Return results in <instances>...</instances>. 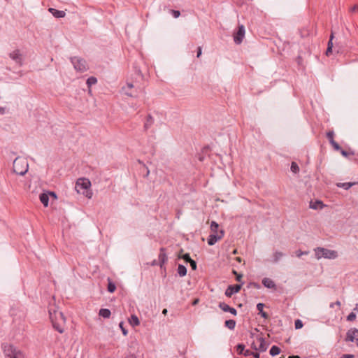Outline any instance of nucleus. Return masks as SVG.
Here are the masks:
<instances>
[{"mask_svg": "<svg viewBox=\"0 0 358 358\" xmlns=\"http://www.w3.org/2000/svg\"><path fill=\"white\" fill-rule=\"evenodd\" d=\"M225 326L230 330L234 329L236 327V321L234 320H228L225 321Z\"/></svg>", "mask_w": 358, "mask_h": 358, "instance_id": "obj_28", "label": "nucleus"}, {"mask_svg": "<svg viewBox=\"0 0 358 358\" xmlns=\"http://www.w3.org/2000/svg\"><path fill=\"white\" fill-rule=\"evenodd\" d=\"M90 180H76L75 189L78 194H83L88 199H91L92 193L91 191Z\"/></svg>", "mask_w": 358, "mask_h": 358, "instance_id": "obj_5", "label": "nucleus"}, {"mask_svg": "<svg viewBox=\"0 0 358 358\" xmlns=\"http://www.w3.org/2000/svg\"><path fill=\"white\" fill-rule=\"evenodd\" d=\"M262 284L267 288H275V284L273 280L268 278H265L262 280Z\"/></svg>", "mask_w": 358, "mask_h": 358, "instance_id": "obj_18", "label": "nucleus"}, {"mask_svg": "<svg viewBox=\"0 0 358 358\" xmlns=\"http://www.w3.org/2000/svg\"><path fill=\"white\" fill-rule=\"evenodd\" d=\"M254 358H260V355L258 352H252V355Z\"/></svg>", "mask_w": 358, "mask_h": 358, "instance_id": "obj_48", "label": "nucleus"}, {"mask_svg": "<svg viewBox=\"0 0 358 358\" xmlns=\"http://www.w3.org/2000/svg\"><path fill=\"white\" fill-rule=\"evenodd\" d=\"M264 305L262 303H259L257 305V308L259 310V313L261 315V316L264 318L267 317V314L263 310Z\"/></svg>", "mask_w": 358, "mask_h": 358, "instance_id": "obj_27", "label": "nucleus"}, {"mask_svg": "<svg viewBox=\"0 0 358 358\" xmlns=\"http://www.w3.org/2000/svg\"><path fill=\"white\" fill-rule=\"evenodd\" d=\"M129 322L133 327H137L140 324L139 319L136 315H131V317L129 319Z\"/></svg>", "mask_w": 358, "mask_h": 358, "instance_id": "obj_19", "label": "nucleus"}, {"mask_svg": "<svg viewBox=\"0 0 358 358\" xmlns=\"http://www.w3.org/2000/svg\"><path fill=\"white\" fill-rule=\"evenodd\" d=\"M340 150L343 156L347 157L348 155V153L346 151L341 149Z\"/></svg>", "mask_w": 358, "mask_h": 358, "instance_id": "obj_50", "label": "nucleus"}, {"mask_svg": "<svg viewBox=\"0 0 358 358\" xmlns=\"http://www.w3.org/2000/svg\"><path fill=\"white\" fill-rule=\"evenodd\" d=\"M354 355H350V354H346V355H343L342 356L343 358H354Z\"/></svg>", "mask_w": 358, "mask_h": 358, "instance_id": "obj_47", "label": "nucleus"}, {"mask_svg": "<svg viewBox=\"0 0 358 358\" xmlns=\"http://www.w3.org/2000/svg\"><path fill=\"white\" fill-rule=\"evenodd\" d=\"M154 123L153 117L149 115H148L146 120L144 124V127L145 129H148Z\"/></svg>", "mask_w": 358, "mask_h": 358, "instance_id": "obj_23", "label": "nucleus"}, {"mask_svg": "<svg viewBox=\"0 0 358 358\" xmlns=\"http://www.w3.org/2000/svg\"><path fill=\"white\" fill-rule=\"evenodd\" d=\"M201 55V47H199L198 48V50H197V55H196V57H199Z\"/></svg>", "mask_w": 358, "mask_h": 358, "instance_id": "obj_49", "label": "nucleus"}, {"mask_svg": "<svg viewBox=\"0 0 358 358\" xmlns=\"http://www.w3.org/2000/svg\"><path fill=\"white\" fill-rule=\"evenodd\" d=\"M290 169L294 173H296L299 171V167L296 162L292 163Z\"/></svg>", "mask_w": 358, "mask_h": 358, "instance_id": "obj_34", "label": "nucleus"}, {"mask_svg": "<svg viewBox=\"0 0 358 358\" xmlns=\"http://www.w3.org/2000/svg\"><path fill=\"white\" fill-rule=\"evenodd\" d=\"M255 341H256V339H255V341H253V342L252 343V344H251V347H252L254 350H258V348H258V346H257V345H256Z\"/></svg>", "mask_w": 358, "mask_h": 358, "instance_id": "obj_46", "label": "nucleus"}, {"mask_svg": "<svg viewBox=\"0 0 358 358\" xmlns=\"http://www.w3.org/2000/svg\"><path fill=\"white\" fill-rule=\"evenodd\" d=\"M157 264H158L157 261V260H155H155H153V261H152V262L151 263V265H152V266H156V265H157Z\"/></svg>", "mask_w": 358, "mask_h": 358, "instance_id": "obj_53", "label": "nucleus"}, {"mask_svg": "<svg viewBox=\"0 0 358 358\" xmlns=\"http://www.w3.org/2000/svg\"><path fill=\"white\" fill-rule=\"evenodd\" d=\"M334 131H330L327 132V136L330 143H331V141L334 140Z\"/></svg>", "mask_w": 358, "mask_h": 358, "instance_id": "obj_39", "label": "nucleus"}, {"mask_svg": "<svg viewBox=\"0 0 358 358\" xmlns=\"http://www.w3.org/2000/svg\"><path fill=\"white\" fill-rule=\"evenodd\" d=\"M10 57L15 61L17 64L22 65V55L20 54L18 50H15L13 52L10 53Z\"/></svg>", "mask_w": 358, "mask_h": 358, "instance_id": "obj_14", "label": "nucleus"}, {"mask_svg": "<svg viewBox=\"0 0 358 358\" xmlns=\"http://www.w3.org/2000/svg\"><path fill=\"white\" fill-rule=\"evenodd\" d=\"M5 108L0 107V114H4L5 113Z\"/></svg>", "mask_w": 358, "mask_h": 358, "instance_id": "obj_52", "label": "nucleus"}, {"mask_svg": "<svg viewBox=\"0 0 358 358\" xmlns=\"http://www.w3.org/2000/svg\"><path fill=\"white\" fill-rule=\"evenodd\" d=\"M252 351H250V350H245L244 352H243V355L245 356V357H248V356H250L252 355Z\"/></svg>", "mask_w": 358, "mask_h": 358, "instance_id": "obj_45", "label": "nucleus"}, {"mask_svg": "<svg viewBox=\"0 0 358 358\" xmlns=\"http://www.w3.org/2000/svg\"><path fill=\"white\" fill-rule=\"evenodd\" d=\"M233 273H234V275H236V276H237V275H238V273L236 271H234Z\"/></svg>", "mask_w": 358, "mask_h": 358, "instance_id": "obj_58", "label": "nucleus"}, {"mask_svg": "<svg viewBox=\"0 0 358 358\" xmlns=\"http://www.w3.org/2000/svg\"><path fill=\"white\" fill-rule=\"evenodd\" d=\"M134 87L132 83H127V86L124 87L122 88L123 91L124 92V94L127 96H132V94L131 92H129V90H131Z\"/></svg>", "mask_w": 358, "mask_h": 358, "instance_id": "obj_29", "label": "nucleus"}, {"mask_svg": "<svg viewBox=\"0 0 358 358\" xmlns=\"http://www.w3.org/2000/svg\"><path fill=\"white\" fill-rule=\"evenodd\" d=\"M120 329H122V334L126 336L127 334V330H126L124 327H123V322H120Z\"/></svg>", "mask_w": 358, "mask_h": 358, "instance_id": "obj_43", "label": "nucleus"}, {"mask_svg": "<svg viewBox=\"0 0 358 358\" xmlns=\"http://www.w3.org/2000/svg\"><path fill=\"white\" fill-rule=\"evenodd\" d=\"M189 263H190V266H191L193 270H196V262L192 259L189 262Z\"/></svg>", "mask_w": 358, "mask_h": 358, "instance_id": "obj_44", "label": "nucleus"}, {"mask_svg": "<svg viewBox=\"0 0 358 358\" xmlns=\"http://www.w3.org/2000/svg\"><path fill=\"white\" fill-rule=\"evenodd\" d=\"M28 169L29 164L27 159L21 157L15 158L13 164V171L16 176H24L28 171Z\"/></svg>", "mask_w": 358, "mask_h": 358, "instance_id": "obj_2", "label": "nucleus"}, {"mask_svg": "<svg viewBox=\"0 0 358 358\" xmlns=\"http://www.w3.org/2000/svg\"><path fill=\"white\" fill-rule=\"evenodd\" d=\"M325 206L326 205H324L321 200H311L309 202V208L313 210H322Z\"/></svg>", "mask_w": 358, "mask_h": 358, "instance_id": "obj_13", "label": "nucleus"}, {"mask_svg": "<svg viewBox=\"0 0 358 358\" xmlns=\"http://www.w3.org/2000/svg\"><path fill=\"white\" fill-rule=\"evenodd\" d=\"M341 358H343V357H341Z\"/></svg>", "mask_w": 358, "mask_h": 358, "instance_id": "obj_61", "label": "nucleus"}, {"mask_svg": "<svg viewBox=\"0 0 358 358\" xmlns=\"http://www.w3.org/2000/svg\"><path fill=\"white\" fill-rule=\"evenodd\" d=\"M108 291L110 293H113L116 289V285L114 282H113L110 278L108 279Z\"/></svg>", "mask_w": 358, "mask_h": 358, "instance_id": "obj_30", "label": "nucleus"}, {"mask_svg": "<svg viewBox=\"0 0 358 358\" xmlns=\"http://www.w3.org/2000/svg\"><path fill=\"white\" fill-rule=\"evenodd\" d=\"M309 252L308 251L302 252L301 250H297L296 252V255L298 257H301L303 255H308Z\"/></svg>", "mask_w": 358, "mask_h": 358, "instance_id": "obj_40", "label": "nucleus"}, {"mask_svg": "<svg viewBox=\"0 0 358 358\" xmlns=\"http://www.w3.org/2000/svg\"><path fill=\"white\" fill-rule=\"evenodd\" d=\"M345 341L355 343L358 347V329L356 328L350 329L347 331Z\"/></svg>", "mask_w": 358, "mask_h": 358, "instance_id": "obj_8", "label": "nucleus"}, {"mask_svg": "<svg viewBox=\"0 0 358 358\" xmlns=\"http://www.w3.org/2000/svg\"><path fill=\"white\" fill-rule=\"evenodd\" d=\"M356 184H358V182H343V183H341V182H339V183H337V186L338 187H342L345 189H348L349 188H350L352 186L356 185Z\"/></svg>", "mask_w": 358, "mask_h": 358, "instance_id": "obj_22", "label": "nucleus"}, {"mask_svg": "<svg viewBox=\"0 0 358 358\" xmlns=\"http://www.w3.org/2000/svg\"><path fill=\"white\" fill-rule=\"evenodd\" d=\"M178 273L180 277H183L187 274V268L184 265L179 264L178 267Z\"/></svg>", "mask_w": 358, "mask_h": 358, "instance_id": "obj_26", "label": "nucleus"}, {"mask_svg": "<svg viewBox=\"0 0 358 358\" xmlns=\"http://www.w3.org/2000/svg\"><path fill=\"white\" fill-rule=\"evenodd\" d=\"M78 179L83 180V179H86V178H85L82 177V178H79Z\"/></svg>", "mask_w": 358, "mask_h": 358, "instance_id": "obj_59", "label": "nucleus"}, {"mask_svg": "<svg viewBox=\"0 0 358 358\" xmlns=\"http://www.w3.org/2000/svg\"><path fill=\"white\" fill-rule=\"evenodd\" d=\"M245 36V27L243 25L238 27V29L234 37L235 43L240 44L242 43L243 37Z\"/></svg>", "mask_w": 358, "mask_h": 358, "instance_id": "obj_10", "label": "nucleus"}, {"mask_svg": "<svg viewBox=\"0 0 358 358\" xmlns=\"http://www.w3.org/2000/svg\"><path fill=\"white\" fill-rule=\"evenodd\" d=\"M356 319V314L353 312H351L347 317L348 321H354Z\"/></svg>", "mask_w": 358, "mask_h": 358, "instance_id": "obj_36", "label": "nucleus"}, {"mask_svg": "<svg viewBox=\"0 0 358 358\" xmlns=\"http://www.w3.org/2000/svg\"><path fill=\"white\" fill-rule=\"evenodd\" d=\"M210 230L211 234L208 236L207 241L209 245H213L222 238L224 233L222 229L219 230V224L215 221L210 223Z\"/></svg>", "mask_w": 358, "mask_h": 358, "instance_id": "obj_3", "label": "nucleus"}, {"mask_svg": "<svg viewBox=\"0 0 358 358\" xmlns=\"http://www.w3.org/2000/svg\"><path fill=\"white\" fill-rule=\"evenodd\" d=\"M315 258L319 260L322 258L327 259H335L338 257V252L334 250L322 247H317L314 249Z\"/></svg>", "mask_w": 358, "mask_h": 358, "instance_id": "obj_4", "label": "nucleus"}, {"mask_svg": "<svg viewBox=\"0 0 358 358\" xmlns=\"http://www.w3.org/2000/svg\"><path fill=\"white\" fill-rule=\"evenodd\" d=\"M3 353L6 358H24V353L12 345H4Z\"/></svg>", "mask_w": 358, "mask_h": 358, "instance_id": "obj_6", "label": "nucleus"}, {"mask_svg": "<svg viewBox=\"0 0 358 358\" xmlns=\"http://www.w3.org/2000/svg\"><path fill=\"white\" fill-rule=\"evenodd\" d=\"M182 258L185 261V262H189L192 259L190 258V256L189 254H185L182 255Z\"/></svg>", "mask_w": 358, "mask_h": 358, "instance_id": "obj_41", "label": "nucleus"}, {"mask_svg": "<svg viewBox=\"0 0 358 358\" xmlns=\"http://www.w3.org/2000/svg\"><path fill=\"white\" fill-rule=\"evenodd\" d=\"M237 350L239 354H243L245 351V345L243 344H238L237 345Z\"/></svg>", "mask_w": 358, "mask_h": 358, "instance_id": "obj_37", "label": "nucleus"}, {"mask_svg": "<svg viewBox=\"0 0 358 358\" xmlns=\"http://www.w3.org/2000/svg\"><path fill=\"white\" fill-rule=\"evenodd\" d=\"M354 310L358 311V304H356L355 308H354Z\"/></svg>", "mask_w": 358, "mask_h": 358, "instance_id": "obj_55", "label": "nucleus"}, {"mask_svg": "<svg viewBox=\"0 0 358 358\" xmlns=\"http://www.w3.org/2000/svg\"><path fill=\"white\" fill-rule=\"evenodd\" d=\"M289 358H299V357H298V356H292V357H289Z\"/></svg>", "mask_w": 358, "mask_h": 358, "instance_id": "obj_57", "label": "nucleus"}, {"mask_svg": "<svg viewBox=\"0 0 358 358\" xmlns=\"http://www.w3.org/2000/svg\"><path fill=\"white\" fill-rule=\"evenodd\" d=\"M330 143L336 150H340L341 149L340 145L334 140H332Z\"/></svg>", "mask_w": 358, "mask_h": 358, "instance_id": "obj_38", "label": "nucleus"}, {"mask_svg": "<svg viewBox=\"0 0 358 358\" xmlns=\"http://www.w3.org/2000/svg\"><path fill=\"white\" fill-rule=\"evenodd\" d=\"M158 260H159V266L161 268L168 260V257L166 256V254L164 252V248H161V250H160V252L158 255Z\"/></svg>", "mask_w": 358, "mask_h": 358, "instance_id": "obj_16", "label": "nucleus"}, {"mask_svg": "<svg viewBox=\"0 0 358 358\" xmlns=\"http://www.w3.org/2000/svg\"><path fill=\"white\" fill-rule=\"evenodd\" d=\"M295 329H299L303 327V322L300 320H296L294 323Z\"/></svg>", "mask_w": 358, "mask_h": 358, "instance_id": "obj_35", "label": "nucleus"}, {"mask_svg": "<svg viewBox=\"0 0 358 358\" xmlns=\"http://www.w3.org/2000/svg\"><path fill=\"white\" fill-rule=\"evenodd\" d=\"M269 352L271 356H275V355H278V354H280V349L278 346L273 345L271 347V348L270 349Z\"/></svg>", "mask_w": 358, "mask_h": 358, "instance_id": "obj_31", "label": "nucleus"}, {"mask_svg": "<svg viewBox=\"0 0 358 358\" xmlns=\"http://www.w3.org/2000/svg\"><path fill=\"white\" fill-rule=\"evenodd\" d=\"M285 254L280 251H275L273 254V262H278Z\"/></svg>", "mask_w": 358, "mask_h": 358, "instance_id": "obj_25", "label": "nucleus"}, {"mask_svg": "<svg viewBox=\"0 0 358 358\" xmlns=\"http://www.w3.org/2000/svg\"><path fill=\"white\" fill-rule=\"evenodd\" d=\"M50 318L52 321L53 327L59 333H63L64 331V325L66 322V318L63 313L59 310H54L52 313L49 311Z\"/></svg>", "mask_w": 358, "mask_h": 358, "instance_id": "obj_1", "label": "nucleus"}, {"mask_svg": "<svg viewBox=\"0 0 358 358\" xmlns=\"http://www.w3.org/2000/svg\"><path fill=\"white\" fill-rule=\"evenodd\" d=\"M198 300H195L194 302V304H196L197 303Z\"/></svg>", "mask_w": 358, "mask_h": 358, "instance_id": "obj_60", "label": "nucleus"}, {"mask_svg": "<svg viewBox=\"0 0 358 358\" xmlns=\"http://www.w3.org/2000/svg\"><path fill=\"white\" fill-rule=\"evenodd\" d=\"M243 284L242 282L240 285H230L227 287L225 291V295L228 297H231L233 294L238 292L241 289V286Z\"/></svg>", "mask_w": 358, "mask_h": 358, "instance_id": "obj_12", "label": "nucleus"}, {"mask_svg": "<svg viewBox=\"0 0 358 358\" xmlns=\"http://www.w3.org/2000/svg\"><path fill=\"white\" fill-rule=\"evenodd\" d=\"M74 69L80 73H83L88 69L86 61L79 57H72L70 58Z\"/></svg>", "mask_w": 358, "mask_h": 358, "instance_id": "obj_7", "label": "nucleus"}, {"mask_svg": "<svg viewBox=\"0 0 358 358\" xmlns=\"http://www.w3.org/2000/svg\"><path fill=\"white\" fill-rule=\"evenodd\" d=\"M242 277H243V275L241 274L237 275V276L236 278V280L238 282H241Z\"/></svg>", "mask_w": 358, "mask_h": 358, "instance_id": "obj_51", "label": "nucleus"}, {"mask_svg": "<svg viewBox=\"0 0 358 358\" xmlns=\"http://www.w3.org/2000/svg\"><path fill=\"white\" fill-rule=\"evenodd\" d=\"M334 38V34L333 33H331V36H330V39L328 42V45H327V51H326V55L327 56H329L331 52H332V48H333V42H332V40Z\"/></svg>", "mask_w": 358, "mask_h": 358, "instance_id": "obj_24", "label": "nucleus"}, {"mask_svg": "<svg viewBox=\"0 0 358 358\" xmlns=\"http://www.w3.org/2000/svg\"><path fill=\"white\" fill-rule=\"evenodd\" d=\"M208 155V148H204L203 150H202V152H201V155H199V159L201 161V162H204L205 159H206V156Z\"/></svg>", "mask_w": 358, "mask_h": 358, "instance_id": "obj_32", "label": "nucleus"}, {"mask_svg": "<svg viewBox=\"0 0 358 358\" xmlns=\"http://www.w3.org/2000/svg\"><path fill=\"white\" fill-rule=\"evenodd\" d=\"M110 314V310L108 308H101L99 313V315L103 318H109Z\"/></svg>", "mask_w": 358, "mask_h": 358, "instance_id": "obj_20", "label": "nucleus"}, {"mask_svg": "<svg viewBox=\"0 0 358 358\" xmlns=\"http://www.w3.org/2000/svg\"><path fill=\"white\" fill-rule=\"evenodd\" d=\"M96 83H97V79H96V78H95L94 76H91V77L88 78L87 80V85L88 87H91L92 85H95Z\"/></svg>", "mask_w": 358, "mask_h": 358, "instance_id": "obj_33", "label": "nucleus"}, {"mask_svg": "<svg viewBox=\"0 0 358 358\" xmlns=\"http://www.w3.org/2000/svg\"><path fill=\"white\" fill-rule=\"evenodd\" d=\"M50 197L57 199V195L54 192L47 191L40 194L39 199L45 207L48 206Z\"/></svg>", "mask_w": 358, "mask_h": 358, "instance_id": "obj_9", "label": "nucleus"}, {"mask_svg": "<svg viewBox=\"0 0 358 358\" xmlns=\"http://www.w3.org/2000/svg\"><path fill=\"white\" fill-rule=\"evenodd\" d=\"M336 304L337 306H340V305H341V302H340L339 301H337L336 302Z\"/></svg>", "mask_w": 358, "mask_h": 358, "instance_id": "obj_56", "label": "nucleus"}, {"mask_svg": "<svg viewBox=\"0 0 358 358\" xmlns=\"http://www.w3.org/2000/svg\"><path fill=\"white\" fill-rule=\"evenodd\" d=\"M166 313H167V310H166V309H164V310H163V311H162V313H163L164 315H166Z\"/></svg>", "mask_w": 358, "mask_h": 358, "instance_id": "obj_54", "label": "nucleus"}, {"mask_svg": "<svg viewBox=\"0 0 358 358\" xmlns=\"http://www.w3.org/2000/svg\"><path fill=\"white\" fill-rule=\"evenodd\" d=\"M253 337L256 339L257 342L259 343L257 348L258 350L261 352H265L268 346V344L265 341V339L259 335H257Z\"/></svg>", "mask_w": 358, "mask_h": 358, "instance_id": "obj_11", "label": "nucleus"}, {"mask_svg": "<svg viewBox=\"0 0 358 358\" xmlns=\"http://www.w3.org/2000/svg\"><path fill=\"white\" fill-rule=\"evenodd\" d=\"M138 163L139 167H140V169H141V170L142 171L143 177L148 176V174H149V170L148 169V168L141 162L138 161Z\"/></svg>", "mask_w": 358, "mask_h": 358, "instance_id": "obj_21", "label": "nucleus"}, {"mask_svg": "<svg viewBox=\"0 0 358 358\" xmlns=\"http://www.w3.org/2000/svg\"><path fill=\"white\" fill-rule=\"evenodd\" d=\"M48 10L56 18L64 17L66 15L64 11L59 10L52 8H50Z\"/></svg>", "mask_w": 358, "mask_h": 358, "instance_id": "obj_17", "label": "nucleus"}, {"mask_svg": "<svg viewBox=\"0 0 358 358\" xmlns=\"http://www.w3.org/2000/svg\"><path fill=\"white\" fill-rule=\"evenodd\" d=\"M219 308L224 312H229L234 315H236L237 311L234 308L230 307L228 304L224 302L219 303Z\"/></svg>", "mask_w": 358, "mask_h": 358, "instance_id": "obj_15", "label": "nucleus"}, {"mask_svg": "<svg viewBox=\"0 0 358 358\" xmlns=\"http://www.w3.org/2000/svg\"><path fill=\"white\" fill-rule=\"evenodd\" d=\"M171 12L175 18L178 17L180 15V13L178 10H172Z\"/></svg>", "mask_w": 358, "mask_h": 358, "instance_id": "obj_42", "label": "nucleus"}]
</instances>
